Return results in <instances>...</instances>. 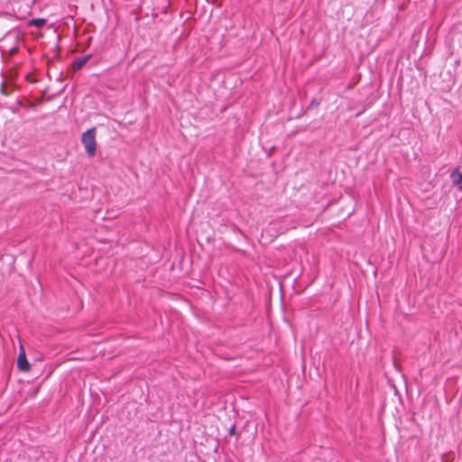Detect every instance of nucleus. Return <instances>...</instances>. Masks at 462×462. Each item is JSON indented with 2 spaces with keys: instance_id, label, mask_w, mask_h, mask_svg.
Listing matches in <instances>:
<instances>
[{
  "instance_id": "39448f33",
  "label": "nucleus",
  "mask_w": 462,
  "mask_h": 462,
  "mask_svg": "<svg viewBox=\"0 0 462 462\" xmlns=\"http://www.w3.org/2000/svg\"><path fill=\"white\" fill-rule=\"evenodd\" d=\"M46 23V20L43 18L32 19L29 22V25H34L36 27H42Z\"/></svg>"
},
{
  "instance_id": "f03ea898",
  "label": "nucleus",
  "mask_w": 462,
  "mask_h": 462,
  "mask_svg": "<svg viewBox=\"0 0 462 462\" xmlns=\"http://www.w3.org/2000/svg\"><path fill=\"white\" fill-rule=\"evenodd\" d=\"M17 367L20 371L28 372L31 369V365L26 358V354L23 346L17 358Z\"/></svg>"
},
{
  "instance_id": "7ed1b4c3",
  "label": "nucleus",
  "mask_w": 462,
  "mask_h": 462,
  "mask_svg": "<svg viewBox=\"0 0 462 462\" xmlns=\"http://www.w3.org/2000/svg\"><path fill=\"white\" fill-rule=\"evenodd\" d=\"M451 180L458 189L462 190V166L457 167L450 175Z\"/></svg>"
},
{
  "instance_id": "f257e3e1",
  "label": "nucleus",
  "mask_w": 462,
  "mask_h": 462,
  "mask_svg": "<svg viewBox=\"0 0 462 462\" xmlns=\"http://www.w3.org/2000/svg\"><path fill=\"white\" fill-rule=\"evenodd\" d=\"M97 130L96 127H92L81 135V143L84 145L86 153L89 158L96 155L97 152V140H96Z\"/></svg>"
},
{
  "instance_id": "423d86ee",
  "label": "nucleus",
  "mask_w": 462,
  "mask_h": 462,
  "mask_svg": "<svg viewBox=\"0 0 462 462\" xmlns=\"http://www.w3.org/2000/svg\"><path fill=\"white\" fill-rule=\"evenodd\" d=\"M230 434H234L235 433V427H232L229 430Z\"/></svg>"
},
{
  "instance_id": "20e7f679",
  "label": "nucleus",
  "mask_w": 462,
  "mask_h": 462,
  "mask_svg": "<svg viewBox=\"0 0 462 462\" xmlns=\"http://www.w3.org/2000/svg\"><path fill=\"white\" fill-rule=\"evenodd\" d=\"M89 58H90V55H87V56L80 57V58H78L77 60H75L73 62L74 69H81L87 63V61L89 60Z\"/></svg>"
}]
</instances>
